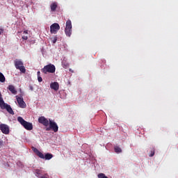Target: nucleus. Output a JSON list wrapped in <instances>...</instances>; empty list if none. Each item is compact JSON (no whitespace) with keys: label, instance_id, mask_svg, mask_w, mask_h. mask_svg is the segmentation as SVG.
I'll list each match as a JSON object with an SVG mask.
<instances>
[{"label":"nucleus","instance_id":"obj_1","mask_svg":"<svg viewBox=\"0 0 178 178\" xmlns=\"http://www.w3.org/2000/svg\"><path fill=\"white\" fill-rule=\"evenodd\" d=\"M0 107L1 109H6L7 112L10 113V115H15V112L13 111V109H12V107H10V105L6 104L3 101V99L2 98V93L0 92Z\"/></svg>","mask_w":178,"mask_h":178},{"label":"nucleus","instance_id":"obj_2","mask_svg":"<svg viewBox=\"0 0 178 178\" xmlns=\"http://www.w3.org/2000/svg\"><path fill=\"white\" fill-rule=\"evenodd\" d=\"M17 121L26 129V130H33V123L24 120L22 117H18Z\"/></svg>","mask_w":178,"mask_h":178},{"label":"nucleus","instance_id":"obj_3","mask_svg":"<svg viewBox=\"0 0 178 178\" xmlns=\"http://www.w3.org/2000/svg\"><path fill=\"white\" fill-rule=\"evenodd\" d=\"M56 68L54 64H49L45 65L42 70V73L44 74H47V73H55Z\"/></svg>","mask_w":178,"mask_h":178},{"label":"nucleus","instance_id":"obj_4","mask_svg":"<svg viewBox=\"0 0 178 178\" xmlns=\"http://www.w3.org/2000/svg\"><path fill=\"white\" fill-rule=\"evenodd\" d=\"M49 127L46 128V131H49L50 130H53L54 133H58V130H59V127H58V124L55 122L54 120L49 119Z\"/></svg>","mask_w":178,"mask_h":178},{"label":"nucleus","instance_id":"obj_5","mask_svg":"<svg viewBox=\"0 0 178 178\" xmlns=\"http://www.w3.org/2000/svg\"><path fill=\"white\" fill-rule=\"evenodd\" d=\"M14 63L16 69L20 70L22 73H26V67H24V65H23V61L16 59L14 61Z\"/></svg>","mask_w":178,"mask_h":178},{"label":"nucleus","instance_id":"obj_6","mask_svg":"<svg viewBox=\"0 0 178 178\" xmlns=\"http://www.w3.org/2000/svg\"><path fill=\"white\" fill-rule=\"evenodd\" d=\"M65 33L67 37H70L72 35V21L68 19L66 22Z\"/></svg>","mask_w":178,"mask_h":178},{"label":"nucleus","instance_id":"obj_7","mask_svg":"<svg viewBox=\"0 0 178 178\" xmlns=\"http://www.w3.org/2000/svg\"><path fill=\"white\" fill-rule=\"evenodd\" d=\"M59 30H60V26L58 23H54L50 26V33L51 34H56Z\"/></svg>","mask_w":178,"mask_h":178},{"label":"nucleus","instance_id":"obj_8","mask_svg":"<svg viewBox=\"0 0 178 178\" xmlns=\"http://www.w3.org/2000/svg\"><path fill=\"white\" fill-rule=\"evenodd\" d=\"M38 120L40 124H43L46 127L49 125V121L44 116L39 117Z\"/></svg>","mask_w":178,"mask_h":178},{"label":"nucleus","instance_id":"obj_9","mask_svg":"<svg viewBox=\"0 0 178 178\" xmlns=\"http://www.w3.org/2000/svg\"><path fill=\"white\" fill-rule=\"evenodd\" d=\"M0 130L3 134H9V127L7 124H0Z\"/></svg>","mask_w":178,"mask_h":178},{"label":"nucleus","instance_id":"obj_10","mask_svg":"<svg viewBox=\"0 0 178 178\" xmlns=\"http://www.w3.org/2000/svg\"><path fill=\"white\" fill-rule=\"evenodd\" d=\"M16 98L17 102L18 103L19 108H26V102H24V100H23L22 97H19V96H16Z\"/></svg>","mask_w":178,"mask_h":178},{"label":"nucleus","instance_id":"obj_11","mask_svg":"<svg viewBox=\"0 0 178 178\" xmlns=\"http://www.w3.org/2000/svg\"><path fill=\"white\" fill-rule=\"evenodd\" d=\"M50 88L54 90V91H58L59 90V83L58 82H53L50 84Z\"/></svg>","mask_w":178,"mask_h":178},{"label":"nucleus","instance_id":"obj_12","mask_svg":"<svg viewBox=\"0 0 178 178\" xmlns=\"http://www.w3.org/2000/svg\"><path fill=\"white\" fill-rule=\"evenodd\" d=\"M8 90H9L12 94H14V95H16V94H17V90H16V88H15V86L13 85H9L8 87Z\"/></svg>","mask_w":178,"mask_h":178},{"label":"nucleus","instance_id":"obj_13","mask_svg":"<svg viewBox=\"0 0 178 178\" xmlns=\"http://www.w3.org/2000/svg\"><path fill=\"white\" fill-rule=\"evenodd\" d=\"M58 8V3L56 2H54L51 4L50 8L51 12H55L56 10V8Z\"/></svg>","mask_w":178,"mask_h":178},{"label":"nucleus","instance_id":"obj_14","mask_svg":"<svg viewBox=\"0 0 178 178\" xmlns=\"http://www.w3.org/2000/svg\"><path fill=\"white\" fill-rule=\"evenodd\" d=\"M23 34L24 35L22 37V40H24L25 41H26V40H29V37L27 36L29 35V31L27 30L24 31Z\"/></svg>","mask_w":178,"mask_h":178},{"label":"nucleus","instance_id":"obj_15","mask_svg":"<svg viewBox=\"0 0 178 178\" xmlns=\"http://www.w3.org/2000/svg\"><path fill=\"white\" fill-rule=\"evenodd\" d=\"M52 158H54V155H52V154L47 153L44 155V159H46V161H49V159H52Z\"/></svg>","mask_w":178,"mask_h":178},{"label":"nucleus","instance_id":"obj_16","mask_svg":"<svg viewBox=\"0 0 178 178\" xmlns=\"http://www.w3.org/2000/svg\"><path fill=\"white\" fill-rule=\"evenodd\" d=\"M5 81H6L5 76L3 75V74H2V72H0V82L5 83Z\"/></svg>","mask_w":178,"mask_h":178},{"label":"nucleus","instance_id":"obj_17","mask_svg":"<svg viewBox=\"0 0 178 178\" xmlns=\"http://www.w3.org/2000/svg\"><path fill=\"white\" fill-rule=\"evenodd\" d=\"M38 156H39V158H41V159H45V157L44 156V154H42V152H38V154H36Z\"/></svg>","mask_w":178,"mask_h":178},{"label":"nucleus","instance_id":"obj_18","mask_svg":"<svg viewBox=\"0 0 178 178\" xmlns=\"http://www.w3.org/2000/svg\"><path fill=\"white\" fill-rule=\"evenodd\" d=\"M150 154H149V156L152 157L155 155V149L152 148L150 151Z\"/></svg>","mask_w":178,"mask_h":178},{"label":"nucleus","instance_id":"obj_19","mask_svg":"<svg viewBox=\"0 0 178 178\" xmlns=\"http://www.w3.org/2000/svg\"><path fill=\"white\" fill-rule=\"evenodd\" d=\"M115 152H117V154H119V152H122V149L119 147H115Z\"/></svg>","mask_w":178,"mask_h":178},{"label":"nucleus","instance_id":"obj_20","mask_svg":"<svg viewBox=\"0 0 178 178\" xmlns=\"http://www.w3.org/2000/svg\"><path fill=\"white\" fill-rule=\"evenodd\" d=\"M33 152L36 153V155L38 154V152H40L37 148L35 147H33Z\"/></svg>","mask_w":178,"mask_h":178},{"label":"nucleus","instance_id":"obj_21","mask_svg":"<svg viewBox=\"0 0 178 178\" xmlns=\"http://www.w3.org/2000/svg\"><path fill=\"white\" fill-rule=\"evenodd\" d=\"M39 178H49V176H48V174H44V175L40 177Z\"/></svg>","mask_w":178,"mask_h":178},{"label":"nucleus","instance_id":"obj_22","mask_svg":"<svg viewBox=\"0 0 178 178\" xmlns=\"http://www.w3.org/2000/svg\"><path fill=\"white\" fill-rule=\"evenodd\" d=\"M56 41H58V38L57 37L54 38V39L52 40L53 44H55Z\"/></svg>","mask_w":178,"mask_h":178},{"label":"nucleus","instance_id":"obj_23","mask_svg":"<svg viewBox=\"0 0 178 178\" xmlns=\"http://www.w3.org/2000/svg\"><path fill=\"white\" fill-rule=\"evenodd\" d=\"M38 80L39 81V83H41L42 81V77L40 76H38Z\"/></svg>","mask_w":178,"mask_h":178},{"label":"nucleus","instance_id":"obj_24","mask_svg":"<svg viewBox=\"0 0 178 178\" xmlns=\"http://www.w3.org/2000/svg\"><path fill=\"white\" fill-rule=\"evenodd\" d=\"M37 74H38V76H41V75H40V74H41V72H40V71H38V72H37Z\"/></svg>","mask_w":178,"mask_h":178},{"label":"nucleus","instance_id":"obj_25","mask_svg":"<svg viewBox=\"0 0 178 178\" xmlns=\"http://www.w3.org/2000/svg\"><path fill=\"white\" fill-rule=\"evenodd\" d=\"M2 144H3V141H2V140L0 139V145H2Z\"/></svg>","mask_w":178,"mask_h":178},{"label":"nucleus","instance_id":"obj_26","mask_svg":"<svg viewBox=\"0 0 178 178\" xmlns=\"http://www.w3.org/2000/svg\"><path fill=\"white\" fill-rule=\"evenodd\" d=\"M37 173L38 175H40V170H38Z\"/></svg>","mask_w":178,"mask_h":178},{"label":"nucleus","instance_id":"obj_27","mask_svg":"<svg viewBox=\"0 0 178 178\" xmlns=\"http://www.w3.org/2000/svg\"><path fill=\"white\" fill-rule=\"evenodd\" d=\"M0 35H1V31H0Z\"/></svg>","mask_w":178,"mask_h":178}]
</instances>
